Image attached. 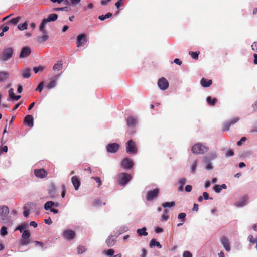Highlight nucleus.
<instances>
[{
	"instance_id": "f257e3e1",
	"label": "nucleus",
	"mask_w": 257,
	"mask_h": 257,
	"mask_svg": "<svg viewBox=\"0 0 257 257\" xmlns=\"http://www.w3.org/2000/svg\"><path fill=\"white\" fill-rule=\"evenodd\" d=\"M57 2L61 5V7L53 8V11H65L68 12L71 10L72 7H75L80 1H53Z\"/></svg>"
},
{
	"instance_id": "f03ea898",
	"label": "nucleus",
	"mask_w": 257,
	"mask_h": 257,
	"mask_svg": "<svg viewBox=\"0 0 257 257\" xmlns=\"http://www.w3.org/2000/svg\"><path fill=\"white\" fill-rule=\"evenodd\" d=\"M208 150V147L200 143L194 145L192 147V151L194 154H204Z\"/></svg>"
},
{
	"instance_id": "7ed1b4c3",
	"label": "nucleus",
	"mask_w": 257,
	"mask_h": 257,
	"mask_svg": "<svg viewBox=\"0 0 257 257\" xmlns=\"http://www.w3.org/2000/svg\"><path fill=\"white\" fill-rule=\"evenodd\" d=\"M132 176L130 174L126 173H120L118 176V182L121 185H124L131 179Z\"/></svg>"
},
{
	"instance_id": "20e7f679",
	"label": "nucleus",
	"mask_w": 257,
	"mask_h": 257,
	"mask_svg": "<svg viewBox=\"0 0 257 257\" xmlns=\"http://www.w3.org/2000/svg\"><path fill=\"white\" fill-rule=\"evenodd\" d=\"M13 49L11 47L5 49L1 55V60L3 61H7L10 59L13 55Z\"/></svg>"
},
{
	"instance_id": "39448f33",
	"label": "nucleus",
	"mask_w": 257,
	"mask_h": 257,
	"mask_svg": "<svg viewBox=\"0 0 257 257\" xmlns=\"http://www.w3.org/2000/svg\"><path fill=\"white\" fill-rule=\"evenodd\" d=\"M9 213V209L6 206L0 207V217L4 223L8 222V215Z\"/></svg>"
},
{
	"instance_id": "423d86ee",
	"label": "nucleus",
	"mask_w": 257,
	"mask_h": 257,
	"mask_svg": "<svg viewBox=\"0 0 257 257\" xmlns=\"http://www.w3.org/2000/svg\"><path fill=\"white\" fill-rule=\"evenodd\" d=\"M31 234L29 230H24L22 235V239L20 241V243L22 246H25L29 244L30 242V237Z\"/></svg>"
},
{
	"instance_id": "0eeeda50",
	"label": "nucleus",
	"mask_w": 257,
	"mask_h": 257,
	"mask_svg": "<svg viewBox=\"0 0 257 257\" xmlns=\"http://www.w3.org/2000/svg\"><path fill=\"white\" fill-rule=\"evenodd\" d=\"M126 150L129 154H136L138 150L135 142L132 140H129L126 144Z\"/></svg>"
},
{
	"instance_id": "6e6552de",
	"label": "nucleus",
	"mask_w": 257,
	"mask_h": 257,
	"mask_svg": "<svg viewBox=\"0 0 257 257\" xmlns=\"http://www.w3.org/2000/svg\"><path fill=\"white\" fill-rule=\"evenodd\" d=\"M60 74H57L51 78L49 79V82L47 83L46 87L48 89H50L55 87L56 85V83L59 78L60 77Z\"/></svg>"
},
{
	"instance_id": "1a4fd4ad",
	"label": "nucleus",
	"mask_w": 257,
	"mask_h": 257,
	"mask_svg": "<svg viewBox=\"0 0 257 257\" xmlns=\"http://www.w3.org/2000/svg\"><path fill=\"white\" fill-rule=\"evenodd\" d=\"M120 148V145L116 143H109L106 146V150L108 153H115Z\"/></svg>"
},
{
	"instance_id": "9d476101",
	"label": "nucleus",
	"mask_w": 257,
	"mask_h": 257,
	"mask_svg": "<svg viewBox=\"0 0 257 257\" xmlns=\"http://www.w3.org/2000/svg\"><path fill=\"white\" fill-rule=\"evenodd\" d=\"M159 193V189L156 188L148 191L147 193L146 199L147 201H151L156 198Z\"/></svg>"
},
{
	"instance_id": "9b49d317",
	"label": "nucleus",
	"mask_w": 257,
	"mask_h": 257,
	"mask_svg": "<svg viewBox=\"0 0 257 257\" xmlns=\"http://www.w3.org/2000/svg\"><path fill=\"white\" fill-rule=\"evenodd\" d=\"M158 85L160 89L164 90L168 88L169 83L165 78L162 77L159 79L158 81Z\"/></svg>"
},
{
	"instance_id": "f8f14e48",
	"label": "nucleus",
	"mask_w": 257,
	"mask_h": 257,
	"mask_svg": "<svg viewBox=\"0 0 257 257\" xmlns=\"http://www.w3.org/2000/svg\"><path fill=\"white\" fill-rule=\"evenodd\" d=\"M239 120V118L238 117H235L231 120L228 121V122H226L225 123L222 127V131H227L229 130L230 127L236 123L237 122H238Z\"/></svg>"
},
{
	"instance_id": "ddd939ff",
	"label": "nucleus",
	"mask_w": 257,
	"mask_h": 257,
	"mask_svg": "<svg viewBox=\"0 0 257 257\" xmlns=\"http://www.w3.org/2000/svg\"><path fill=\"white\" fill-rule=\"evenodd\" d=\"M121 165L125 169H130L133 166L134 163L132 160L126 158L122 161Z\"/></svg>"
},
{
	"instance_id": "4468645a",
	"label": "nucleus",
	"mask_w": 257,
	"mask_h": 257,
	"mask_svg": "<svg viewBox=\"0 0 257 257\" xmlns=\"http://www.w3.org/2000/svg\"><path fill=\"white\" fill-rule=\"evenodd\" d=\"M34 172L35 175L40 178H44L48 174L47 171L43 168L35 169Z\"/></svg>"
},
{
	"instance_id": "2eb2a0df",
	"label": "nucleus",
	"mask_w": 257,
	"mask_h": 257,
	"mask_svg": "<svg viewBox=\"0 0 257 257\" xmlns=\"http://www.w3.org/2000/svg\"><path fill=\"white\" fill-rule=\"evenodd\" d=\"M31 53V50L29 47H23L19 55L20 58H23L28 57Z\"/></svg>"
},
{
	"instance_id": "dca6fc26",
	"label": "nucleus",
	"mask_w": 257,
	"mask_h": 257,
	"mask_svg": "<svg viewBox=\"0 0 257 257\" xmlns=\"http://www.w3.org/2000/svg\"><path fill=\"white\" fill-rule=\"evenodd\" d=\"M86 42V35L81 34L78 36L77 38V47L83 46Z\"/></svg>"
},
{
	"instance_id": "f3484780",
	"label": "nucleus",
	"mask_w": 257,
	"mask_h": 257,
	"mask_svg": "<svg viewBox=\"0 0 257 257\" xmlns=\"http://www.w3.org/2000/svg\"><path fill=\"white\" fill-rule=\"evenodd\" d=\"M48 192L49 198H53L56 197V188L54 184L51 183L50 184L48 189Z\"/></svg>"
},
{
	"instance_id": "a211bd4d",
	"label": "nucleus",
	"mask_w": 257,
	"mask_h": 257,
	"mask_svg": "<svg viewBox=\"0 0 257 257\" xmlns=\"http://www.w3.org/2000/svg\"><path fill=\"white\" fill-rule=\"evenodd\" d=\"M75 236V233L72 230H65L63 233L64 237L69 240L73 239Z\"/></svg>"
},
{
	"instance_id": "6ab92c4d",
	"label": "nucleus",
	"mask_w": 257,
	"mask_h": 257,
	"mask_svg": "<svg viewBox=\"0 0 257 257\" xmlns=\"http://www.w3.org/2000/svg\"><path fill=\"white\" fill-rule=\"evenodd\" d=\"M72 183L76 190H77L80 186V181L77 176H73L71 178Z\"/></svg>"
},
{
	"instance_id": "aec40b11",
	"label": "nucleus",
	"mask_w": 257,
	"mask_h": 257,
	"mask_svg": "<svg viewBox=\"0 0 257 257\" xmlns=\"http://www.w3.org/2000/svg\"><path fill=\"white\" fill-rule=\"evenodd\" d=\"M24 123L28 126L32 127L33 125V118L31 115H27L24 118Z\"/></svg>"
},
{
	"instance_id": "412c9836",
	"label": "nucleus",
	"mask_w": 257,
	"mask_h": 257,
	"mask_svg": "<svg viewBox=\"0 0 257 257\" xmlns=\"http://www.w3.org/2000/svg\"><path fill=\"white\" fill-rule=\"evenodd\" d=\"M221 243L227 251L230 250V244L228 239L226 237H223L221 240Z\"/></svg>"
},
{
	"instance_id": "4be33fe9",
	"label": "nucleus",
	"mask_w": 257,
	"mask_h": 257,
	"mask_svg": "<svg viewBox=\"0 0 257 257\" xmlns=\"http://www.w3.org/2000/svg\"><path fill=\"white\" fill-rule=\"evenodd\" d=\"M116 242V239L114 236H109L106 240V243L108 247L113 246Z\"/></svg>"
},
{
	"instance_id": "5701e85b",
	"label": "nucleus",
	"mask_w": 257,
	"mask_h": 257,
	"mask_svg": "<svg viewBox=\"0 0 257 257\" xmlns=\"http://www.w3.org/2000/svg\"><path fill=\"white\" fill-rule=\"evenodd\" d=\"M247 200L248 197L247 196H244L240 199V200L235 203V205L237 207L243 206L245 205Z\"/></svg>"
},
{
	"instance_id": "b1692460",
	"label": "nucleus",
	"mask_w": 257,
	"mask_h": 257,
	"mask_svg": "<svg viewBox=\"0 0 257 257\" xmlns=\"http://www.w3.org/2000/svg\"><path fill=\"white\" fill-rule=\"evenodd\" d=\"M58 15L56 14L53 13L50 14L48 17L46 19H44L43 20L46 22H49L51 21H55L57 19Z\"/></svg>"
},
{
	"instance_id": "393cba45",
	"label": "nucleus",
	"mask_w": 257,
	"mask_h": 257,
	"mask_svg": "<svg viewBox=\"0 0 257 257\" xmlns=\"http://www.w3.org/2000/svg\"><path fill=\"white\" fill-rule=\"evenodd\" d=\"M201 85L204 87H208L210 86L212 83V81L211 80H208L205 78H202L200 81Z\"/></svg>"
},
{
	"instance_id": "a878e982",
	"label": "nucleus",
	"mask_w": 257,
	"mask_h": 257,
	"mask_svg": "<svg viewBox=\"0 0 257 257\" xmlns=\"http://www.w3.org/2000/svg\"><path fill=\"white\" fill-rule=\"evenodd\" d=\"M9 95L10 97L12 100H18L21 98L20 95H15L14 92V89L13 88H11L9 90Z\"/></svg>"
},
{
	"instance_id": "bb28decb",
	"label": "nucleus",
	"mask_w": 257,
	"mask_h": 257,
	"mask_svg": "<svg viewBox=\"0 0 257 257\" xmlns=\"http://www.w3.org/2000/svg\"><path fill=\"white\" fill-rule=\"evenodd\" d=\"M137 119L135 117H130L127 118L126 123L127 125L130 126H134L137 123Z\"/></svg>"
},
{
	"instance_id": "cd10ccee",
	"label": "nucleus",
	"mask_w": 257,
	"mask_h": 257,
	"mask_svg": "<svg viewBox=\"0 0 257 257\" xmlns=\"http://www.w3.org/2000/svg\"><path fill=\"white\" fill-rule=\"evenodd\" d=\"M22 77L24 78H29L31 76V70L30 68H26L22 72Z\"/></svg>"
},
{
	"instance_id": "c85d7f7f",
	"label": "nucleus",
	"mask_w": 257,
	"mask_h": 257,
	"mask_svg": "<svg viewBox=\"0 0 257 257\" xmlns=\"http://www.w3.org/2000/svg\"><path fill=\"white\" fill-rule=\"evenodd\" d=\"M208 104L210 106H214L217 102V99L215 98H212L211 96H208L206 98Z\"/></svg>"
},
{
	"instance_id": "c756f323",
	"label": "nucleus",
	"mask_w": 257,
	"mask_h": 257,
	"mask_svg": "<svg viewBox=\"0 0 257 257\" xmlns=\"http://www.w3.org/2000/svg\"><path fill=\"white\" fill-rule=\"evenodd\" d=\"M63 63L62 61H58L57 63L55 64L53 67L54 71H60L62 69Z\"/></svg>"
},
{
	"instance_id": "7c9ffc66",
	"label": "nucleus",
	"mask_w": 257,
	"mask_h": 257,
	"mask_svg": "<svg viewBox=\"0 0 257 257\" xmlns=\"http://www.w3.org/2000/svg\"><path fill=\"white\" fill-rule=\"evenodd\" d=\"M55 205V202L52 201H49L45 203L44 205V209L46 210H51L52 207Z\"/></svg>"
},
{
	"instance_id": "2f4dec72",
	"label": "nucleus",
	"mask_w": 257,
	"mask_h": 257,
	"mask_svg": "<svg viewBox=\"0 0 257 257\" xmlns=\"http://www.w3.org/2000/svg\"><path fill=\"white\" fill-rule=\"evenodd\" d=\"M137 233L140 236H147L148 235V233L146 231V228L145 227H144L141 229H138Z\"/></svg>"
},
{
	"instance_id": "473e14b6",
	"label": "nucleus",
	"mask_w": 257,
	"mask_h": 257,
	"mask_svg": "<svg viewBox=\"0 0 257 257\" xmlns=\"http://www.w3.org/2000/svg\"><path fill=\"white\" fill-rule=\"evenodd\" d=\"M9 75V73L6 71L0 72V82H3L6 80Z\"/></svg>"
},
{
	"instance_id": "72a5a7b5",
	"label": "nucleus",
	"mask_w": 257,
	"mask_h": 257,
	"mask_svg": "<svg viewBox=\"0 0 257 257\" xmlns=\"http://www.w3.org/2000/svg\"><path fill=\"white\" fill-rule=\"evenodd\" d=\"M48 39V36L47 34H44L42 36L38 37L37 38V41L40 43H42L46 41Z\"/></svg>"
},
{
	"instance_id": "f704fd0d",
	"label": "nucleus",
	"mask_w": 257,
	"mask_h": 257,
	"mask_svg": "<svg viewBox=\"0 0 257 257\" xmlns=\"http://www.w3.org/2000/svg\"><path fill=\"white\" fill-rule=\"evenodd\" d=\"M46 24V22L44 20H43L39 26L40 31L42 32L43 34H47V31L45 28V26Z\"/></svg>"
},
{
	"instance_id": "c9c22d12",
	"label": "nucleus",
	"mask_w": 257,
	"mask_h": 257,
	"mask_svg": "<svg viewBox=\"0 0 257 257\" xmlns=\"http://www.w3.org/2000/svg\"><path fill=\"white\" fill-rule=\"evenodd\" d=\"M155 246H157L159 248H161L162 247L161 245L159 242L156 241L155 239H152L150 241V246L151 247H153Z\"/></svg>"
},
{
	"instance_id": "e433bc0d",
	"label": "nucleus",
	"mask_w": 257,
	"mask_h": 257,
	"mask_svg": "<svg viewBox=\"0 0 257 257\" xmlns=\"http://www.w3.org/2000/svg\"><path fill=\"white\" fill-rule=\"evenodd\" d=\"M21 19V17L20 16L12 18L11 19L9 22H8V23L9 24H12L14 25H16Z\"/></svg>"
},
{
	"instance_id": "4c0bfd02",
	"label": "nucleus",
	"mask_w": 257,
	"mask_h": 257,
	"mask_svg": "<svg viewBox=\"0 0 257 257\" xmlns=\"http://www.w3.org/2000/svg\"><path fill=\"white\" fill-rule=\"evenodd\" d=\"M175 202L172 201V202H165L162 204V206L164 208H166V207H173L175 206Z\"/></svg>"
},
{
	"instance_id": "58836bf2",
	"label": "nucleus",
	"mask_w": 257,
	"mask_h": 257,
	"mask_svg": "<svg viewBox=\"0 0 257 257\" xmlns=\"http://www.w3.org/2000/svg\"><path fill=\"white\" fill-rule=\"evenodd\" d=\"M92 204L94 206H101L102 204L104 205L106 204V203L105 202L102 203V201L100 199H96L93 202Z\"/></svg>"
},
{
	"instance_id": "ea45409f",
	"label": "nucleus",
	"mask_w": 257,
	"mask_h": 257,
	"mask_svg": "<svg viewBox=\"0 0 257 257\" xmlns=\"http://www.w3.org/2000/svg\"><path fill=\"white\" fill-rule=\"evenodd\" d=\"M189 54L190 55L193 59L195 60H198L199 52L189 51Z\"/></svg>"
},
{
	"instance_id": "a19ab883",
	"label": "nucleus",
	"mask_w": 257,
	"mask_h": 257,
	"mask_svg": "<svg viewBox=\"0 0 257 257\" xmlns=\"http://www.w3.org/2000/svg\"><path fill=\"white\" fill-rule=\"evenodd\" d=\"M28 27V24L27 22L26 21L25 23H24L22 24H19L18 26V28L20 30H24L27 29Z\"/></svg>"
},
{
	"instance_id": "79ce46f5",
	"label": "nucleus",
	"mask_w": 257,
	"mask_h": 257,
	"mask_svg": "<svg viewBox=\"0 0 257 257\" xmlns=\"http://www.w3.org/2000/svg\"><path fill=\"white\" fill-rule=\"evenodd\" d=\"M45 67L43 66H39L38 67H36L33 68V70L35 73H37L39 71H43Z\"/></svg>"
},
{
	"instance_id": "37998d69",
	"label": "nucleus",
	"mask_w": 257,
	"mask_h": 257,
	"mask_svg": "<svg viewBox=\"0 0 257 257\" xmlns=\"http://www.w3.org/2000/svg\"><path fill=\"white\" fill-rule=\"evenodd\" d=\"M8 234L7 228L6 226L2 227L1 229V234L2 236H5Z\"/></svg>"
},
{
	"instance_id": "c03bdc74",
	"label": "nucleus",
	"mask_w": 257,
	"mask_h": 257,
	"mask_svg": "<svg viewBox=\"0 0 257 257\" xmlns=\"http://www.w3.org/2000/svg\"><path fill=\"white\" fill-rule=\"evenodd\" d=\"M86 250V249L84 246H79L77 247V251L78 254H82V253L84 252Z\"/></svg>"
},
{
	"instance_id": "a18cd8bd",
	"label": "nucleus",
	"mask_w": 257,
	"mask_h": 257,
	"mask_svg": "<svg viewBox=\"0 0 257 257\" xmlns=\"http://www.w3.org/2000/svg\"><path fill=\"white\" fill-rule=\"evenodd\" d=\"M168 213V210L167 209H165L164 210V212L163 214L162 215V219L163 220L166 221L169 218V216L167 215Z\"/></svg>"
},
{
	"instance_id": "49530a36",
	"label": "nucleus",
	"mask_w": 257,
	"mask_h": 257,
	"mask_svg": "<svg viewBox=\"0 0 257 257\" xmlns=\"http://www.w3.org/2000/svg\"><path fill=\"white\" fill-rule=\"evenodd\" d=\"M186 216V214L185 213H181L178 216V218L181 219L182 222H185V218Z\"/></svg>"
},
{
	"instance_id": "de8ad7c7",
	"label": "nucleus",
	"mask_w": 257,
	"mask_h": 257,
	"mask_svg": "<svg viewBox=\"0 0 257 257\" xmlns=\"http://www.w3.org/2000/svg\"><path fill=\"white\" fill-rule=\"evenodd\" d=\"M43 85H44V82L43 81H42L41 83H40L39 84V85H38L37 87L36 88V91H38L40 92H41L42 91V89H43Z\"/></svg>"
},
{
	"instance_id": "09e8293b",
	"label": "nucleus",
	"mask_w": 257,
	"mask_h": 257,
	"mask_svg": "<svg viewBox=\"0 0 257 257\" xmlns=\"http://www.w3.org/2000/svg\"><path fill=\"white\" fill-rule=\"evenodd\" d=\"M213 190H214L215 192H216L217 193H219L221 190L220 185H214V186L213 187Z\"/></svg>"
},
{
	"instance_id": "8fccbe9b",
	"label": "nucleus",
	"mask_w": 257,
	"mask_h": 257,
	"mask_svg": "<svg viewBox=\"0 0 257 257\" xmlns=\"http://www.w3.org/2000/svg\"><path fill=\"white\" fill-rule=\"evenodd\" d=\"M92 179H93L96 182L98 183V186H100L101 185V180L100 177H92Z\"/></svg>"
},
{
	"instance_id": "3c124183",
	"label": "nucleus",
	"mask_w": 257,
	"mask_h": 257,
	"mask_svg": "<svg viewBox=\"0 0 257 257\" xmlns=\"http://www.w3.org/2000/svg\"><path fill=\"white\" fill-rule=\"evenodd\" d=\"M196 166H197V161H194L193 164L191 166V171H192V173H194L195 172Z\"/></svg>"
},
{
	"instance_id": "603ef678",
	"label": "nucleus",
	"mask_w": 257,
	"mask_h": 257,
	"mask_svg": "<svg viewBox=\"0 0 257 257\" xmlns=\"http://www.w3.org/2000/svg\"><path fill=\"white\" fill-rule=\"evenodd\" d=\"M246 140V138L245 137H243L241 138V139L239 141L237 142V145L239 146H241L243 142H245Z\"/></svg>"
},
{
	"instance_id": "864d4df0",
	"label": "nucleus",
	"mask_w": 257,
	"mask_h": 257,
	"mask_svg": "<svg viewBox=\"0 0 257 257\" xmlns=\"http://www.w3.org/2000/svg\"><path fill=\"white\" fill-rule=\"evenodd\" d=\"M61 188L62 189V193H61V196L62 197L64 198L65 195L66 193V188H65V185L64 184H62L61 185Z\"/></svg>"
},
{
	"instance_id": "5fc2aeb1",
	"label": "nucleus",
	"mask_w": 257,
	"mask_h": 257,
	"mask_svg": "<svg viewBox=\"0 0 257 257\" xmlns=\"http://www.w3.org/2000/svg\"><path fill=\"white\" fill-rule=\"evenodd\" d=\"M114 251L112 249H108L106 252V254L107 255H109L110 256H113L114 254Z\"/></svg>"
},
{
	"instance_id": "6e6d98bb",
	"label": "nucleus",
	"mask_w": 257,
	"mask_h": 257,
	"mask_svg": "<svg viewBox=\"0 0 257 257\" xmlns=\"http://www.w3.org/2000/svg\"><path fill=\"white\" fill-rule=\"evenodd\" d=\"M186 179L185 178H181L179 180V183L180 184V185H181V186H184L185 185V184L186 183Z\"/></svg>"
},
{
	"instance_id": "4d7b16f0",
	"label": "nucleus",
	"mask_w": 257,
	"mask_h": 257,
	"mask_svg": "<svg viewBox=\"0 0 257 257\" xmlns=\"http://www.w3.org/2000/svg\"><path fill=\"white\" fill-rule=\"evenodd\" d=\"M203 197L205 200L212 199V197H209L208 193L205 192L203 193Z\"/></svg>"
},
{
	"instance_id": "13d9d810",
	"label": "nucleus",
	"mask_w": 257,
	"mask_h": 257,
	"mask_svg": "<svg viewBox=\"0 0 257 257\" xmlns=\"http://www.w3.org/2000/svg\"><path fill=\"white\" fill-rule=\"evenodd\" d=\"M248 239L249 240V241H250V242L252 243H255V242H256V240L253 238V236L250 235H249L248 236Z\"/></svg>"
},
{
	"instance_id": "bf43d9fd",
	"label": "nucleus",
	"mask_w": 257,
	"mask_h": 257,
	"mask_svg": "<svg viewBox=\"0 0 257 257\" xmlns=\"http://www.w3.org/2000/svg\"><path fill=\"white\" fill-rule=\"evenodd\" d=\"M26 227V226L24 224H21V225L19 226L16 230H18L20 232H22V230Z\"/></svg>"
},
{
	"instance_id": "052dcab7",
	"label": "nucleus",
	"mask_w": 257,
	"mask_h": 257,
	"mask_svg": "<svg viewBox=\"0 0 257 257\" xmlns=\"http://www.w3.org/2000/svg\"><path fill=\"white\" fill-rule=\"evenodd\" d=\"M233 155H234V152L232 150H229L226 154V156L227 157L232 156Z\"/></svg>"
},
{
	"instance_id": "680f3d73",
	"label": "nucleus",
	"mask_w": 257,
	"mask_h": 257,
	"mask_svg": "<svg viewBox=\"0 0 257 257\" xmlns=\"http://www.w3.org/2000/svg\"><path fill=\"white\" fill-rule=\"evenodd\" d=\"M252 49L257 52V42H254L251 45Z\"/></svg>"
},
{
	"instance_id": "e2e57ef3",
	"label": "nucleus",
	"mask_w": 257,
	"mask_h": 257,
	"mask_svg": "<svg viewBox=\"0 0 257 257\" xmlns=\"http://www.w3.org/2000/svg\"><path fill=\"white\" fill-rule=\"evenodd\" d=\"M184 257H192V254L188 251H186L183 253Z\"/></svg>"
},
{
	"instance_id": "0e129e2a",
	"label": "nucleus",
	"mask_w": 257,
	"mask_h": 257,
	"mask_svg": "<svg viewBox=\"0 0 257 257\" xmlns=\"http://www.w3.org/2000/svg\"><path fill=\"white\" fill-rule=\"evenodd\" d=\"M192 189V186H191L190 185H187L185 187V190L186 192H189L191 191Z\"/></svg>"
},
{
	"instance_id": "69168bd1",
	"label": "nucleus",
	"mask_w": 257,
	"mask_h": 257,
	"mask_svg": "<svg viewBox=\"0 0 257 257\" xmlns=\"http://www.w3.org/2000/svg\"><path fill=\"white\" fill-rule=\"evenodd\" d=\"M174 62L179 65H181L182 63V61L178 58L175 59Z\"/></svg>"
},
{
	"instance_id": "338daca9",
	"label": "nucleus",
	"mask_w": 257,
	"mask_h": 257,
	"mask_svg": "<svg viewBox=\"0 0 257 257\" xmlns=\"http://www.w3.org/2000/svg\"><path fill=\"white\" fill-rule=\"evenodd\" d=\"M142 255L141 256L142 257H146L147 254V251L146 249L145 248H143L142 249Z\"/></svg>"
},
{
	"instance_id": "774afa93",
	"label": "nucleus",
	"mask_w": 257,
	"mask_h": 257,
	"mask_svg": "<svg viewBox=\"0 0 257 257\" xmlns=\"http://www.w3.org/2000/svg\"><path fill=\"white\" fill-rule=\"evenodd\" d=\"M44 222L46 224H51L52 223V221L50 218H49L48 219H45Z\"/></svg>"
}]
</instances>
